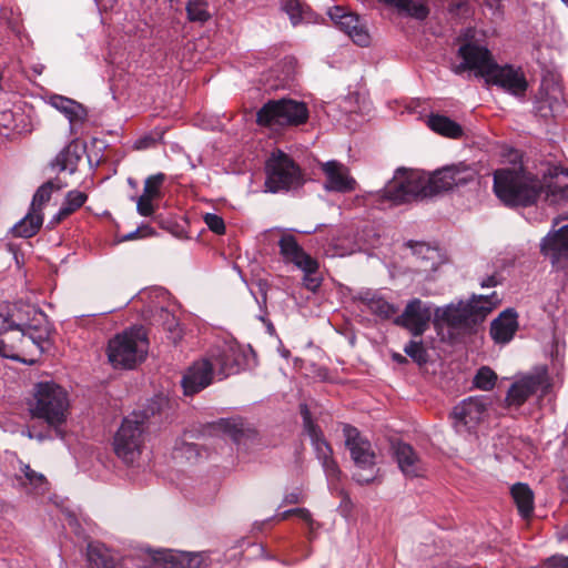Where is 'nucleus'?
<instances>
[{
	"label": "nucleus",
	"mask_w": 568,
	"mask_h": 568,
	"mask_svg": "<svg viewBox=\"0 0 568 568\" xmlns=\"http://www.w3.org/2000/svg\"><path fill=\"white\" fill-rule=\"evenodd\" d=\"M21 471L31 485L40 486L45 481L44 476L33 470L29 465H23Z\"/></svg>",
	"instance_id": "46"
},
{
	"label": "nucleus",
	"mask_w": 568,
	"mask_h": 568,
	"mask_svg": "<svg viewBox=\"0 0 568 568\" xmlns=\"http://www.w3.org/2000/svg\"><path fill=\"white\" fill-rule=\"evenodd\" d=\"M51 333L47 315L38 307L23 303L0 304V355L14 358L12 351L28 342L41 352Z\"/></svg>",
	"instance_id": "1"
},
{
	"label": "nucleus",
	"mask_w": 568,
	"mask_h": 568,
	"mask_svg": "<svg viewBox=\"0 0 568 568\" xmlns=\"http://www.w3.org/2000/svg\"><path fill=\"white\" fill-rule=\"evenodd\" d=\"M87 558L91 568H115L118 562V556L99 541L88 545Z\"/></svg>",
	"instance_id": "25"
},
{
	"label": "nucleus",
	"mask_w": 568,
	"mask_h": 568,
	"mask_svg": "<svg viewBox=\"0 0 568 568\" xmlns=\"http://www.w3.org/2000/svg\"><path fill=\"white\" fill-rule=\"evenodd\" d=\"M301 501V493L293 491L284 496L283 503L285 504H297Z\"/></svg>",
	"instance_id": "52"
},
{
	"label": "nucleus",
	"mask_w": 568,
	"mask_h": 568,
	"mask_svg": "<svg viewBox=\"0 0 568 568\" xmlns=\"http://www.w3.org/2000/svg\"><path fill=\"white\" fill-rule=\"evenodd\" d=\"M496 285H497V281H496L495 276H489L481 282L483 287H491V286H496Z\"/></svg>",
	"instance_id": "54"
},
{
	"label": "nucleus",
	"mask_w": 568,
	"mask_h": 568,
	"mask_svg": "<svg viewBox=\"0 0 568 568\" xmlns=\"http://www.w3.org/2000/svg\"><path fill=\"white\" fill-rule=\"evenodd\" d=\"M69 398L67 390L54 382H40L34 385L29 412L33 418L43 419L58 428L67 420Z\"/></svg>",
	"instance_id": "5"
},
{
	"label": "nucleus",
	"mask_w": 568,
	"mask_h": 568,
	"mask_svg": "<svg viewBox=\"0 0 568 568\" xmlns=\"http://www.w3.org/2000/svg\"><path fill=\"white\" fill-rule=\"evenodd\" d=\"M497 375L487 366L481 367L474 377V384L477 388L490 390L494 388Z\"/></svg>",
	"instance_id": "38"
},
{
	"label": "nucleus",
	"mask_w": 568,
	"mask_h": 568,
	"mask_svg": "<svg viewBox=\"0 0 568 568\" xmlns=\"http://www.w3.org/2000/svg\"><path fill=\"white\" fill-rule=\"evenodd\" d=\"M215 429L237 445L247 446L257 438L256 430L248 427L242 418H222L215 424Z\"/></svg>",
	"instance_id": "21"
},
{
	"label": "nucleus",
	"mask_w": 568,
	"mask_h": 568,
	"mask_svg": "<svg viewBox=\"0 0 568 568\" xmlns=\"http://www.w3.org/2000/svg\"><path fill=\"white\" fill-rule=\"evenodd\" d=\"M549 568H568V557L566 556H552L546 561Z\"/></svg>",
	"instance_id": "48"
},
{
	"label": "nucleus",
	"mask_w": 568,
	"mask_h": 568,
	"mask_svg": "<svg viewBox=\"0 0 568 568\" xmlns=\"http://www.w3.org/2000/svg\"><path fill=\"white\" fill-rule=\"evenodd\" d=\"M165 179L163 173H158L155 175L149 176L144 181L143 195L149 197H159L160 196V187Z\"/></svg>",
	"instance_id": "41"
},
{
	"label": "nucleus",
	"mask_w": 568,
	"mask_h": 568,
	"mask_svg": "<svg viewBox=\"0 0 568 568\" xmlns=\"http://www.w3.org/2000/svg\"><path fill=\"white\" fill-rule=\"evenodd\" d=\"M52 105L62 112L71 123L83 122L87 118V110L72 99L57 95L52 99Z\"/></svg>",
	"instance_id": "34"
},
{
	"label": "nucleus",
	"mask_w": 568,
	"mask_h": 568,
	"mask_svg": "<svg viewBox=\"0 0 568 568\" xmlns=\"http://www.w3.org/2000/svg\"><path fill=\"white\" fill-rule=\"evenodd\" d=\"M560 488H561L562 490L568 491V476L562 477V479H561V481H560Z\"/></svg>",
	"instance_id": "59"
},
{
	"label": "nucleus",
	"mask_w": 568,
	"mask_h": 568,
	"mask_svg": "<svg viewBox=\"0 0 568 568\" xmlns=\"http://www.w3.org/2000/svg\"><path fill=\"white\" fill-rule=\"evenodd\" d=\"M214 367L209 357L193 363L182 378L184 394L192 396L206 388L213 381Z\"/></svg>",
	"instance_id": "19"
},
{
	"label": "nucleus",
	"mask_w": 568,
	"mask_h": 568,
	"mask_svg": "<svg viewBox=\"0 0 568 568\" xmlns=\"http://www.w3.org/2000/svg\"><path fill=\"white\" fill-rule=\"evenodd\" d=\"M148 416L133 412L125 417L113 437V449L119 459L125 465L139 467L145 447Z\"/></svg>",
	"instance_id": "6"
},
{
	"label": "nucleus",
	"mask_w": 568,
	"mask_h": 568,
	"mask_svg": "<svg viewBox=\"0 0 568 568\" xmlns=\"http://www.w3.org/2000/svg\"><path fill=\"white\" fill-rule=\"evenodd\" d=\"M292 515H296V508L283 511L282 514L278 515V518L280 520H285Z\"/></svg>",
	"instance_id": "55"
},
{
	"label": "nucleus",
	"mask_w": 568,
	"mask_h": 568,
	"mask_svg": "<svg viewBox=\"0 0 568 568\" xmlns=\"http://www.w3.org/2000/svg\"><path fill=\"white\" fill-rule=\"evenodd\" d=\"M185 10L191 22L204 23L211 18L206 0H186Z\"/></svg>",
	"instance_id": "37"
},
{
	"label": "nucleus",
	"mask_w": 568,
	"mask_h": 568,
	"mask_svg": "<svg viewBox=\"0 0 568 568\" xmlns=\"http://www.w3.org/2000/svg\"><path fill=\"white\" fill-rule=\"evenodd\" d=\"M11 112H3L2 113V120L3 122H7V120H9L11 118Z\"/></svg>",
	"instance_id": "61"
},
{
	"label": "nucleus",
	"mask_w": 568,
	"mask_h": 568,
	"mask_svg": "<svg viewBox=\"0 0 568 568\" xmlns=\"http://www.w3.org/2000/svg\"><path fill=\"white\" fill-rule=\"evenodd\" d=\"M318 262L315 260V265L312 266L310 270L306 267H300L301 271H303V285L311 292L315 293L318 287L322 284V277L317 275L318 271Z\"/></svg>",
	"instance_id": "40"
},
{
	"label": "nucleus",
	"mask_w": 568,
	"mask_h": 568,
	"mask_svg": "<svg viewBox=\"0 0 568 568\" xmlns=\"http://www.w3.org/2000/svg\"><path fill=\"white\" fill-rule=\"evenodd\" d=\"M146 351L144 329L132 327L109 341L108 357L114 368L131 369L144 359Z\"/></svg>",
	"instance_id": "7"
},
{
	"label": "nucleus",
	"mask_w": 568,
	"mask_h": 568,
	"mask_svg": "<svg viewBox=\"0 0 568 568\" xmlns=\"http://www.w3.org/2000/svg\"><path fill=\"white\" fill-rule=\"evenodd\" d=\"M307 119L306 104L292 99L271 100L256 113V122L270 129L300 125L305 123Z\"/></svg>",
	"instance_id": "9"
},
{
	"label": "nucleus",
	"mask_w": 568,
	"mask_h": 568,
	"mask_svg": "<svg viewBox=\"0 0 568 568\" xmlns=\"http://www.w3.org/2000/svg\"><path fill=\"white\" fill-rule=\"evenodd\" d=\"M300 408L304 429L311 438L316 457L323 467L329 486L335 488L336 484L341 479L342 471L337 462L333 457V448L324 438L320 427L312 420L311 412L308 410L307 405L302 404Z\"/></svg>",
	"instance_id": "12"
},
{
	"label": "nucleus",
	"mask_w": 568,
	"mask_h": 568,
	"mask_svg": "<svg viewBox=\"0 0 568 568\" xmlns=\"http://www.w3.org/2000/svg\"><path fill=\"white\" fill-rule=\"evenodd\" d=\"M359 301L366 305L369 312L383 320H388L396 313V308L393 304L374 293H362Z\"/></svg>",
	"instance_id": "32"
},
{
	"label": "nucleus",
	"mask_w": 568,
	"mask_h": 568,
	"mask_svg": "<svg viewBox=\"0 0 568 568\" xmlns=\"http://www.w3.org/2000/svg\"><path fill=\"white\" fill-rule=\"evenodd\" d=\"M22 434L26 435L30 439L34 438V436H36V435H33V433L30 429L23 432Z\"/></svg>",
	"instance_id": "62"
},
{
	"label": "nucleus",
	"mask_w": 568,
	"mask_h": 568,
	"mask_svg": "<svg viewBox=\"0 0 568 568\" xmlns=\"http://www.w3.org/2000/svg\"><path fill=\"white\" fill-rule=\"evenodd\" d=\"M155 561H163L165 568H174L175 567V559L174 555L171 551H158L154 555Z\"/></svg>",
	"instance_id": "47"
},
{
	"label": "nucleus",
	"mask_w": 568,
	"mask_h": 568,
	"mask_svg": "<svg viewBox=\"0 0 568 568\" xmlns=\"http://www.w3.org/2000/svg\"><path fill=\"white\" fill-rule=\"evenodd\" d=\"M337 26L344 31L356 44L365 47L369 43V34L361 24L357 16L347 13L337 21Z\"/></svg>",
	"instance_id": "27"
},
{
	"label": "nucleus",
	"mask_w": 568,
	"mask_h": 568,
	"mask_svg": "<svg viewBox=\"0 0 568 568\" xmlns=\"http://www.w3.org/2000/svg\"><path fill=\"white\" fill-rule=\"evenodd\" d=\"M325 174L324 189L329 192L349 193L356 189V180L351 175L349 169L336 161L331 160L321 164Z\"/></svg>",
	"instance_id": "18"
},
{
	"label": "nucleus",
	"mask_w": 568,
	"mask_h": 568,
	"mask_svg": "<svg viewBox=\"0 0 568 568\" xmlns=\"http://www.w3.org/2000/svg\"><path fill=\"white\" fill-rule=\"evenodd\" d=\"M386 6L393 7L399 14L423 21L429 14V8L425 0H378Z\"/></svg>",
	"instance_id": "26"
},
{
	"label": "nucleus",
	"mask_w": 568,
	"mask_h": 568,
	"mask_svg": "<svg viewBox=\"0 0 568 568\" xmlns=\"http://www.w3.org/2000/svg\"><path fill=\"white\" fill-rule=\"evenodd\" d=\"M493 190L508 207L535 204L542 192L540 181L521 168H503L494 172Z\"/></svg>",
	"instance_id": "3"
},
{
	"label": "nucleus",
	"mask_w": 568,
	"mask_h": 568,
	"mask_svg": "<svg viewBox=\"0 0 568 568\" xmlns=\"http://www.w3.org/2000/svg\"><path fill=\"white\" fill-rule=\"evenodd\" d=\"M143 230H145L148 232V234H152L153 233V230L149 226H145L143 227Z\"/></svg>",
	"instance_id": "64"
},
{
	"label": "nucleus",
	"mask_w": 568,
	"mask_h": 568,
	"mask_svg": "<svg viewBox=\"0 0 568 568\" xmlns=\"http://www.w3.org/2000/svg\"><path fill=\"white\" fill-rule=\"evenodd\" d=\"M404 352L418 365L426 364L428 361V354L423 342L409 341L405 345Z\"/></svg>",
	"instance_id": "39"
},
{
	"label": "nucleus",
	"mask_w": 568,
	"mask_h": 568,
	"mask_svg": "<svg viewBox=\"0 0 568 568\" xmlns=\"http://www.w3.org/2000/svg\"><path fill=\"white\" fill-rule=\"evenodd\" d=\"M278 247L285 263H292L297 268L306 267L307 270L315 265V258L303 250L292 234H284L278 241Z\"/></svg>",
	"instance_id": "22"
},
{
	"label": "nucleus",
	"mask_w": 568,
	"mask_h": 568,
	"mask_svg": "<svg viewBox=\"0 0 568 568\" xmlns=\"http://www.w3.org/2000/svg\"><path fill=\"white\" fill-rule=\"evenodd\" d=\"M393 359H394L395 362H397L398 364H404V363H406V362H407L406 357H405V356H403V355H402V354H399V353H394V354H393Z\"/></svg>",
	"instance_id": "56"
},
{
	"label": "nucleus",
	"mask_w": 568,
	"mask_h": 568,
	"mask_svg": "<svg viewBox=\"0 0 568 568\" xmlns=\"http://www.w3.org/2000/svg\"><path fill=\"white\" fill-rule=\"evenodd\" d=\"M513 499L523 518H528L534 510V493L527 484L517 483L510 489Z\"/></svg>",
	"instance_id": "33"
},
{
	"label": "nucleus",
	"mask_w": 568,
	"mask_h": 568,
	"mask_svg": "<svg viewBox=\"0 0 568 568\" xmlns=\"http://www.w3.org/2000/svg\"><path fill=\"white\" fill-rule=\"evenodd\" d=\"M328 14L331 19L337 23V21L342 20V17L346 16L347 13L344 11L343 8L334 7L332 10H329Z\"/></svg>",
	"instance_id": "51"
},
{
	"label": "nucleus",
	"mask_w": 568,
	"mask_h": 568,
	"mask_svg": "<svg viewBox=\"0 0 568 568\" xmlns=\"http://www.w3.org/2000/svg\"><path fill=\"white\" fill-rule=\"evenodd\" d=\"M80 160L81 155L77 146L70 143L55 155L50 162V166L53 170L57 169L60 172L68 171L70 174H73L78 169Z\"/></svg>",
	"instance_id": "30"
},
{
	"label": "nucleus",
	"mask_w": 568,
	"mask_h": 568,
	"mask_svg": "<svg viewBox=\"0 0 568 568\" xmlns=\"http://www.w3.org/2000/svg\"><path fill=\"white\" fill-rule=\"evenodd\" d=\"M300 519L305 521L311 528L313 527L314 520L308 509L306 508H296V515Z\"/></svg>",
	"instance_id": "50"
},
{
	"label": "nucleus",
	"mask_w": 568,
	"mask_h": 568,
	"mask_svg": "<svg viewBox=\"0 0 568 568\" xmlns=\"http://www.w3.org/2000/svg\"><path fill=\"white\" fill-rule=\"evenodd\" d=\"M518 328L517 313L514 310H506L491 322L490 335L496 343H508Z\"/></svg>",
	"instance_id": "24"
},
{
	"label": "nucleus",
	"mask_w": 568,
	"mask_h": 568,
	"mask_svg": "<svg viewBox=\"0 0 568 568\" xmlns=\"http://www.w3.org/2000/svg\"><path fill=\"white\" fill-rule=\"evenodd\" d=\"M153 200L154 197H149L143 194L139 196L136 200L138 213L142 216H151L154 213Z\"/></svg>",
	"instance_id": "44"
},
{
	"label": "nucleus",
	"mask_w": 568,
	"mask_h": 568,
	"mask_svg": "<svg viewBox=\"0 0 568 568\" xmlns=\"http://www.w3.org/2000/svg\"><path fill=\"white\" fill-rule=\"evenodd\" d=\"M498 304L499 298L495 292L490 295H473L468 302L459 301L435 308L434 324L453 329L471 328L483 322Z\"/></svg>",
	"instance_id": "4"
},
{
	"label": "nucleus",
	"mask_w": 568,
	"mask_h": 568,
	"mask_svg": "<svg viewBox=\"0 0 568 568\" xmlns=\"http://www.w3.org/2000/svg\"><path fill=\"white\" fill-rule=\"evenodd\" d=\"M139 232H140V229H138V230H135V231H133V232H131V233L126 234V235L124 236V240H125V241L135 240V239L138 237Z\"/></svg>",
	"instance_id": "57"
},
{
	"label": "nucleus",
	"mask_w": 568,
	"mask_h": 568,
	"mask_svg": "<svg viewBox=\"0 0 568 568\" xmlns=\"http://www.w3.org/2000/svg\"><path fill=\"white\" fill-rule=\"evenodd\" d=\"M155 143H156V140L153 136L145 135L143 138L138 139L134 142V148L138 149V150H144V149H149L151 146H154Z\"/></svg>",
	"instance_id": "49"
},
{
	"label": "nucleus",
	"mask_w": 568,
	"mask_h": 568,
	"mask_svg": "<svg viewBox=\"0 0 568 568\" xmlns=\"http://www.w3.org/2000/svg\"><path fill=\"white\" fill-rule=\"evenodd\" d=\"M489 404L490 400L488 397L470 396L455 406L453 410V425L455 430L460 435L474 433L487 416Z\"/></svg>",
	"instance_id": "14"
},
{
	"label": "nucleus",
	"mask_w": 568,
	"mask_h": 568,
	"mask_svg": "<svg viewBox=\"0 0 568 568\" xmlns=\"http://www.w3.org/2000/svg\"><path fill=\"white\" fill-rule=\"evenodd\" d=\"M458 55L463 62L454 67L456 74L474 70L476 75L481 77L488 85H496L518 98L525 95L528 82L520 68L511 64L499 65L487 48L474 43L462 45L458 49Z\"/></svg>",
	"instance_id": "2"
},
{
	"label": "nucleus",
	"mask_w": 568,
	"mask_h": 568,
	"mask_svg": "<svg viewBox=\"0 0 568 568\" xmlns=\"http://www.w3.org/2000/svg\"><path fill=\"white\" fill-rule=\"evenodd\" d=\"M185 448L187 452H196V446L194 444H186Z\"/></svg>",
	"instance_id": "60"
},
{
	"label": "nucleus",
	"mask_w": 568,
	"mask_h": 568,
	"mask_svg": "<svg viewBox=\"0 0 568 568\" xmlns=\"http://www.w3.org/2000/svg\"><path fill=\"white\" fill-rule=\"evenodd\" d=\"M476 178V170L464 163L444 166L437 170L432 176H425V184L428 197L440 192L449 191L455 186H463L473 182Z\"/></svg>",
	"instance_id": "13"
},
{
	"label": "nucleus",
	"mask_w": 568,
	"mask_h": 568,
	"mask_svg": "<svg viewBox=\"0 0 568 568\" xmlns=\"http://www.w3.org/2000/svg\"><path fill=\"white\" fill-rule=\"evenodd\" d=\"M452 11L465 13L468 11V3L466 1H459L450 6Z\"/></svg>",
	"instance_id": "53"
},
{
	"label": "nucleus",
	"mask_w": 568,
	"mask_h": 568,
	"mask_svg": "<svg viewBox=\"0 0 568 568\" xmlns=\"http://www.w3.org/2000/svg\"><path fill=\"white\" fill-rule=\"evenodd\" d=\"M283 9L288 14L293 26H297L298 23L317 22V16L304 2V0H285Z\"/></svg>",
	"instance_id": "29"
},
{
	"label": "nucleus",
	"mask_w": 568,
	"mask_h": 568,
	"mask_svg": "<svg viewBox=\"0 0 568 568\" xmlns=\"http://www.w3.org/2000/svg\"><path fill=\"white\" fill-rule=\"evenodd\" d=\"M220 379L237 374L247 364V353L236 342H224L207 355Z\"/></svg>",
	"instance_id": "15"
},
{
	"label": "nucleus",
	"mask_w": 568,
	"mask_h": 568,
	"mask_svg": "<svg viewBox=\"0 0 568 568\" xmlns=\"http://www.w3.org/2000/svg\"><path fill=\"white\" fill-rule=\"evenodd\" d=\"M540 250L554 265L565 266L568 264V224L549 233L542 240Z\"/></svg>",
	"instance_id": "20"
},
{
	"label": "nucleus",
	"mask_w": 568,
	"mask_h": 568,
	"mask_svg": "<svg viewBox=\"0 0 568 568\" xmlns=\"http://www.w3.org/2000/svg\"><path fill=\"white\" fill-rule=\"evenodd\" d=\"M159 316L164 320L163 325L164 328L170 332L171 338L176 342L181 336L180 325L178 320L173 314H171L168 310L161 308Z\"/></svg>",
	"instance_id": "42"
},
{
	"label": "nucleus",
	"mask_w": 568,
	"mask_h": 568,
	"mask_svg": "<svg viewBox=\"0 0 568 568\" xmlns=\"http://www.w3.org/2000/svg\"><path fill=\"white\" fill-rule=\"evenodd\" d=\"M484 4L490 11L493 20H503L504 6L501 0H484Z\"/></svg>",
	"instance_id": "45"
},
{
	"label": "nucleus",
	"mask_w": 568,
	"mask_h": 568,
	"mask_svg": "<svg viewBox=\"0 0 568 568\" xmlns=\"http://www.w3.org/2000/svg\"><path fill=\"white\" fill-rule=\"evenodd\" d=\"M88 195L84 192L72 190L69 191L58 213L52 217L50 224L53 226L59 224L73 212L79 210L87 201Z\"/></svg>",
	"instance_id": "31"
},
{
	"label": "nucleus",
	"mask_w": 568,
	"mask_h": 568,
	"mask_svg": "<svg viewBox=\"0 0 568 568\" xmlns=\"http://www.w3.org/2000/svg\"><path fill=\"white\" fill-rule=\"evenodd\" d=\"M383 197L394 205L428 197L425 176L416 171L398 169L394 179L384 187Z\"/></svg>",
	"instance_id": "10"
},
{
	"label": "nucleus",
	"mask_w": 568,
	"mask_h": 568,
	"mask_svg": "<svg viewBox=\"0 0 568 568\" xmlns=\"http://www.w3.org/2000/svg\"><path fill=\"white\" fill-rule=\"evenodd\" d=\"M34 438H37L39 442H42L45 438V436L43 434L39 433L34 436Z\"/></svg>",
	"instance_id": "63"
},
{
	"label": "nucleus",
	"mask_w": 568,
	"mask_h": 568,
	"mask_svg": "<svg viewBox=\"0 0 568 568\" xmlns=\"http://www.w3.org/2000/svg\"><path fill=\"white\" fill-rule=\"evenodd\" d=\"M206 226L216 234L225 233V223L220 215L214 213H206L203 216Z\"/></svg>",
	"instance_id": "43"
},
{
	"label": "nucleus",
	"mask_w": 568,
	"mask_h": 568,
	"mask_svg": "<svg viewBox=\"0 0 568 568\" xmlns=\"http://www.w3.org/2000/svg\"><path fill=\"white\" fill-rule=\"evenodd\" d=\"M265 189L271 193L287 192L304 183L300 166L281 150L271 153L265 163Z\"/></svg>",
	"instance_id": "8"
},
{
	"label": "nucleus",
	"mask_w": 568,
	"mask_h": 568,
	"mask_svg": "<svg viewBox=\"0 0 568 568\" xmlns=\"http://www.w3.org/2000/svg\"><path fill=\"white\" fill-rule=\"evenodd\" d=\"M393 448L398 467L406 477L422 476V462L410 445L398 442Z\"/></svg>",
	"instance_id": "23"
},
{
	"label": "nucleus",
	"mask_w": 568,
	"mask_h": 568,
	"mask_svg": "<svg viewBox=\"0 0 568 568\" xmlns=\"http://www.w3.org/2000/svg\"><path fill=\"white\" fill-rule=\"evenodd\" d=\"M42 222V214L30 210V212L12 227V233L20 237H31L40 230Z\"/></svg>",
	"instance_id": "35"
},
{
	"label": "nucleus",
	"mask_w": 568,
	"mask_h": 568,
	"mask_svg": "<svg viewBox=\"0 0 568 568\" xmlns=\"http://www.w3.org/2000/svg\"><path fill=\"white\" fill-rule=\"evenodd\" d=\"M434 312L429 303L419 298L409 301L396 320L395 324L408 329L414 336H420L428 328Z\"/></svg>",
	"instance_id": "17"
},
{
	"label": "nucleus",
	"mask_w": 568,
	"mask_h": 568,
	"mask_svg": "<svg viewBox=\"0 0 568 568\" xmlns=\"http://www.w3.org/2000/svg\"><path fill=\"white\" fill-rule=\"evenodd\" d=\"M423 251H426L427 253H434L427 245L425 244H418L416 245V251L415 252H419L422 253Z\"/></svg>",
	"instance_id": "58"
},
{
	"label": "nucleus",
	"mask_w": 568,
	"mask_h": 568,
	"mask_svg": "<svg viewBox=\"0 0 568 568\" xmlns=\"http://www.w3.org/2000/svg\"><path fill=\"white\" fill-rule=\"evenodd\" d=\"M427 125L432 131L449 139H459L464 135L462 125L446 115L430 114Z\"/></svg>",
	"instance_id": "28"
},
{
	"label": "nucleus",
	"mask_w": 568,
	"mask_h": 568,
	"mask_svg": "<svg viewBox=\"0 0 568 568\" xmlns=\"http://www.w3.org/2000/svg\"><path fill=\"white\" fill-rule=\"evenodd\" d=\"M550 386L547 368L537 367L511 384L506 400L510 406H521L531 395L547 394Z\"/></svg>",
	"instance_id": "16"
},
{
	"label": "nucleus",
	"mask_w": 568,
	"mask_h": 568,
	"mask_svg": "<svg viewBox=\"0 0 568 568\" xmlns=\"http://www.w3.org/2000/svg\"><path fill=\"white\" fill-rule=\"evenodd\" d=\"M343 434L345 446L356 467L362 470L371 471L368 475H364L359 471L354 474L355 480L362 485L372 483L375 478L374 468L376 465V454L372 443L363 436L356 427L351 425H344Z\"/></svg>",
	"instance_id": "11"
},
{
	"label": "nucleus",
	"mask_w": 568,
	"mask_h": 568,
	"mask_svg": "<svg viewBox=\"0 0 568 568\" xmlns=\"http://www.w3.org/2000/svg\"><path fill=\"white\" fill-rule=\"evenodd\" d=\"M63 186L59 180H50L43 183L34 193L30 210L42 214V206L51 199L52 191L60 190Z\"/></svg>",
	"instance_id": "36"
}]
</instances>
